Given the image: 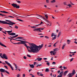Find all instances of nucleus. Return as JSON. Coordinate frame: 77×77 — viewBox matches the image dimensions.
<instances>
[{
	"mask_svg": "<svg viewBox=\"0 0 77 77\" xmlns=\"http://www.w3.org/2000/svg\"><path fill=\"white\" fill-rule=\"evenodd\" d=\"M0 72H6L8 74H9V72H8L7 71L5 70V69H0Z\"/></svg>",
	"mask_w": 77,
	"mask_h": 77,
	"instance_id": "20e7f679",
	"label": "nucleus"
},
{
	"mask_svg": "<svg viewBox=\"0 0 77 77\" xmlns=\"http://www.w3.org/2000/svg\"><path fill=\"white\" fill-rule=\"evenodd\" d=\"M52 65H56V63L54 62L52 63Z\"/></svg>",
	"mask_w": 77,
	"mask_h": 77,
	"instance_id": "a18cd8bd",
	"label": "nucleus"
},
{
	"mask_svg": "<svg viewBox=\"0 0 77 77\" xmlns=\"http://www.w3.org/2000/svg\"><path fill=\"white\" fill-rule=\"evenodd\" d=\"M67 44H69V42H71V41H70V40H69V39H68L67 40Z\"/></svg>",
	"mask_w": 77,
	"mask_h": 77,
	"instance_id": "393cba45",
	"label": "nucleus"
},
{
	"mask_svg": "<svg viewBox=\"0 0 77 77\" xmlns=\"http://www.w3.org/2000/svg\"><path fill=\"white\" fill-rule=\"evenodd\" d=\"M2 53H0V56H1V58H2V59H4V58H3V56H2Z\"/></svg>",
	"mask_w": 77,
	"mask_h": 77,
	"instance_id": "c756f323",
	"label": "nucleus"
},
{
	"mask_svg": "<svg viewBox=\"0 0 77 77\" xmlns=\"http://www.w3.org/2000/svg\"><path fill=\"white\" fill-rule=\"evenodd\" d=\"M68 75H69L68 76V77H72V76H73V75H72V73H70V74L69 73Z\"/></svg>",
	"mask_w": 77,
	"mask_h": 77,
	"instance_id": "ddd939ff",
	"label": "nucleus"
},
{
	"mask_svg": "<svg viewBox=\"0 0 77 77\" xmlns=\"http://www.w3.org/2000/svg\"><path fill=\"white\" fill-rule=\"evenodd\" d=\"M53 53V51H51L50 52V53H51V54H52Z\"/></svg>",
	"mask_w": 77,
	"mask_h": 77,
	"instance_id": "bf43d9fd",
	"label": "nucleus"
},
{
	"mask_svg": "<svg viewBox=\"0 0 77 77\" xmlns=\"http://www.w3.org/2000/svg\"><path fill=\"white\" fill-rule=\"evenodd\" d=\"M11 5L12 6H13L14 8H16V6H17V4L14 3L12 4Z\"/></svg>",
	"mask_w": 77,
	"mask_h": 77,
	"instance_id": "9d476101",
	"label": "nucleus"
},
{
	"mask_svg": "<svg viewBox=\"0 0 77 77\" xmlns=\"http://www.w3.org/2000/svg\"><path fill=\"white\" fill-rule=\"evenodd\" d=\"M38 17H41L42 18H43V19H44V20H45V21H47L49 23H50V22H49V21L48 20H47L46 19L44 18L43 17H42V16H40V15H38Z\"/></svg>",
	"mask_w": 77,
	"mask_h": 77,
	"instance_id": "6e6552de",
	"label": "nucleus"
},
{
	"mask_svg": "<svg viewBox=\"0 0 77 77\" xmlns=\"http://www.w3.org/2000/svg\"><path fill=\"white\" fill-rule=\"evenodd\" d=\"M1 75L2 77H3V73H1Z\"/></svg>",
	"mask_w": 77,
	"mask_h": 77,
	"instance_id": "13d9d810",
	"label": "nucleus"
},
{
	"mask_svg": "<svg viewBox=\"0 0 77 77\" xmlns=\"http://www.w3.org/2000/svg\"><path fill=\"white\" fill-rule=\"evenodd\" d=\"M16 8H20V6L17 5L16 7Z\"/></svg>",
	"mask_w": 77,
	"mask_h": 77,
	"instance_id": "7c9ffc66",
	"label": "nucleus"
},
{
	"mask_svg": "<svg viewBox=\"0 0 77 77\" xmlns=\"http://www.w3.org/2000/svg\"><path fill=\"white\" fill-rule=\"evenodd\" d=\"M53 52L55 54V53H56V51H53Z\"/></svg>",
	"mask_w": 77,
	"mask_h": 77,
	"instance_id": "338daca9",
	"label": "nucleus"
},
{
	"mask_svg": "<svg viewBox=\"0 0 77 77\" xmlns=\"http://www.w3.org/2000/svg\"><path fill=\"white\" fill-rule=\"evenodd\" d=\"M30 27H31V28H32V29H35L36 27H36L35 26H31Z\"/></svg>",
	"mask_w": 77,
	"mask_h": 77,
	"instance_id": "412c9836",
	"label": "nucleus"
},
{
	"mask_svg": "<svg viewBox=\"0 0 77 77\" xmlns=\"http://www.w3.org/2000/svg\"><path fill=\"white\" fill-rule=\"evenodd\" d=\"M16 2H17L18 3H21V1H20L16 0Z\"/></svg>",
	"mask_w": 77,
	"mask_h": 77,
	"instance_id": "f704fd0d",
	"label": "nucleus"
},
{
	"mask_svg": "<svg viewBox=\"0 0 77 77\" xmlns=\"http://www.w3.org/2000/svg\"><path fill=\"white\" fill-rule=\"evenodd\" d=\"M14 28H15V29H18V27L17 26H15L14 27Z\"/></svg>",
	"mask_w": 77,
	"mask_h": 77,
	"instance_id": "e433bc0d",
	"label": "nucleus"
},
{
	"mask_svg": "<svg viewBox=\"0 0 77 77\" xmlns=\"http://www.w3.org/2000/svg\"><path fill=\"white\" fill-rule=\"evenodd\" d=\"M10 25H11V26H13L14 24H15V23L13 22H10Z\"/></svg>",
	"mask_w": 77,
	"mask_h": 77,
	"instance_id": "2eb2a0df",
	"label": "nucleus"
},
{
	"mask_svg": "<svg viewBox=\"0 0 77 77\" xmlns=\"http://www.w3.org/2000/svg\"><path fill=\"white\" fill-rule=\"evenodd\" d=\"M59 49H58V48H56L55 49H54L53 50L54 51H57Z\"/></svg>",
	"mask_w": 77,
	"mask_h": 77,
	"instance_id": "c85d7f7f",
	"label": "nucleus"
},
{
	"mask_svg": "<svg viewBox=\"0 0 77 77\" xmlns=\"http://www.w3.org/2000/svg\"><path fill=\"white\" fill-rule=\"evenodd\" d=\"M60 34H60V32H59L58 33V35L57 36V38H59V36H60Z\"/></svg>",
	"mask_w": 77,
	"mask_h": 77,
	"instance_id": "c9c22d12",
	"label": "nucleus"
},
{
	"mask_svg": "<svg viewBox=\"0 0 77 77\" xmlns=\"http://www.w3.org/2000/svg\"><path fill=\"white\" fill-rule=\"evenodd\" d=\"M43 23L41 21V23L40 24H38V25H35V26H39V25H41V24H43Z\"/></svg>",
	"mask_w": 77,
	"mask_h": 77,
	"instance_id": "b1692460",
	"label": "nucleus"
},
{
	"mask_svg": "<svg viewBox=\"0 0 77 77\" xmlns=\"http://www.w3.org/2000/svg\"><path fill=\"white\" fill-rule=\"evenodd\" d=\"M20 74H18L17 75V77H20Z\"/></svg>",
	"mask_w": 77,
	"mask_h": 77,
	"instance_id": "09e8293b",
	"label": "nucleus"
},
{
	"mask_svg": "<svg viewBox=\"0 0 77 77\" xmlns=\"http://www.w3.org/2000/svg\"><path fill=\"white\" fill-rule=\"evenodd\" d=\"M66 45V44H65L63 45L62 47V50H63L64 49V47H65V46Z\"/></svg>",
	"mask_w": 77,
	"mask_h": 77,
	"instance_id": "a211bd4d",
	"label": "nucleus"
},
{
	"mask_svg": "<svg viewBox=\"0 0 77 77\" xmlns=\"http://www.w3.org/2000/svg\"><path fill=\"white\" fill-rule=\"evenodd\" d=\"M72 74V75H74L75 74V70H73L72 71V72L71 73Z\"/></svg>",
	"mask_w": 77,
	"mask_h": 77,
	"instance_id": "4468645a",
	"label": "nucleus"
},
{
	"mask_svg": "<svg viewBox=\"0 0 77 77\" xmlns=\"http://www.w3.org/2000/svg\"><path fill=\"white\" fill-rule=\"evenodd\" d=\"M51 3H55L56 2V0H53V1H51Z\"/></svg>",
	"mask_w": 77,
	"mask_h": 77,
	"instance_id": "aec40b11",
	"label": "nucleus"
},
{
	"mask_svg": "<svg viewBox=\"0 0 77 77\" xmlns=\"http://www.w3.org/2000/svg\"><path fill=\"white\" fill-rule=\"evenodd\" d=\"M10 38H15V36H13V37H12L11 36H10Z\"/></svg>",
	"mask_w": 77,
	"mask_h": 77,
	"instance_id": "37998d69",
	"label": "nucleus"
},
{
	"mask_svg": "<svg viewBox=\"0 0 77 77\" xmlns=\"http://www.w3.org/2000/svg\"><path fill=\"white\" fill-rule=\"evenodd\" d=\"M16 41H20V42L19 43H17V45L18 44H24V41H23L22 40H16Z\"/></svg>",
	"mask_w": 77,
	"mask_h": 77,
	"instance_id": "423d86ee",
	"label": "nucleus"
},
{
	"mask_svg": "<svg viewBox=\"0 0 77 77\" xmlns=\"http://www.w3.org/2000/svg\"><path fill=\"white\" fill-rule=\"evenodd\" d=\"M45 17H46V19H48V16H47V15L45 14Z\"/></svg>",
	"mask_w": 77,
	"mask_h": 77,
	"instance_id": "58836bf2",
	"label": "nucleus"
},
{
	"mask_svg": "<svg viewBox=\"0 0 77 77\" xmlns=\"http://www.w3.org/2000/svg\"><path fill=\"white\" fill-rule=\"evenodd\" d=\"M5 62L7 64V65H8L9 66H10V67L11 68L13 71H14V69H13V67H12V66L11 64H10L9 63H8V61H5Z\"/></svg>",
	"mask_w": 77,
	"mask_h": 77,
	"instance_id": "39448f33",
	"label": "nucleus"
},
{
	"mask_svg": "<svg viewBox=\"0 0 77 77\" xmlns=\"http://www.w3.org/2000/svg\"><path fill=\"white\" fill-rule=\"evenodd\" d=\"M24 46H25L27 48L29 52H30V53H31L32 52V48H31L32 45V44H34V43H29L27 42L24 41Z\"/></svg>",
	"mask_w": 77,
	"mask_h": 77,
	"instance_id": "f03ea898",
	"label": "nucleus"
},
{
	"mask_svg": "<svg viewBox=\"0 0 77 77\" xmlns=\"http://www.w3.org/2000/svg\"><path fill=\"white\" fill-rule=\"evenodd\" d=\"M52 41H53V40H54L55 39H56V37H52Z\"/></svg>",
	"mask_w": 77,
	"mask_h": 77,
	"instance_id": "cd10ccee",
	"label": "nucleus"
},
{
	"mask_svg": "<svg viewBox=\"0 0 77 77\" xmlns=\"http://www.w3.org/2000/svg\"><path fill=\"white\" fill-rule=\"evenodd\" d=\"M5 14H9V13L7 12H6L5 11H4V13Z\"/></svg>",
	"mask_w": 77,
	"mask_h": 77,
	"instance_id": "de8ad7c7",
	"label": "nucleus"
},
{
	"mask_svg": "<svg viewBox=\"0 0 77 77\" xmlns=\"http://www.w3.org/2000/svg\"><path fill=\"white\" fill-rule=\"evenodd\" d=\"M46 3H49V0H46Z\"/></svg>",
	"mask_w": 77,
	"mask_h": 77,
	"instance_id": "864d4df0",
	"label": "nucleus"
},
{
	"mask_svg": "<svg viewBox=\"0 0 77 77\" xmlns=\"http://www.w3.org/2000/svg\"><path fill=\"white\" fill-rule=\"evenodd\" d=\"M43 44H42L41 45H39V46L36 45L35 44H32L31 45V52L33 53H38L40 49H41L43 47Z\"/></svg>",
	"mask_w": 77,
	"mask_h": 77,
	"instance_id": "f257e3e1",
	"label": "nucleus"
},
{
	"mask_svg": "<svg viewBox=\"0 0 77 77\" xmlns=\"http://www.w3.org/2000/svg\"><path fill=\"white\" fill-rule=\"evenodd\" d=\"M67 72H68V71H65L63 73V75L65 76L66 74H67Z\"/></svg>",
	"mask_w": 77,
	"mask_h": 77,
	"instance_id": "dca6fc26",
	"label": "nucleus"
},
{
	"mask_svg": "<svg viewBox=\"0 0 77 77\" xmlns=\"http://www.w3.org/2000/svg\"><path fill=\"white\" fill-rule=\"evenodd\" d=\"M36 63H37L36 62H34V65H35Z\"/></svg>",
	"mask_w": 77,
	"mask_h": 77,
	"instance_id": "052dcab7",
	"label": "nucleus"
},
{
	"mask_svg": "<svg viewBox=\"0 0 77 77\" xmlns=\"http://www.w3.org/2000/svg\"><path fill=\"white\" fill-rule=\"evenodd\" d=\"M47 65H48V66H50V63H46Z\"/></svg>",
	"mask_w": 77,
	"mask_h": 77,
	"instance_id": "c03bdc74",
	"label": "nucleus"
},
{
	"mask_svg": "<svg viewBox=\"0 0 77 77\" xmlns=\"http://www.w3.org/2000/svg\"><path fill=\"white\" fill-rule=\"evenodd\" d=\"M50 71V70H49V69L48 68H46V70H45V72H48Z\"/></svg>",
	"mask_w": 77,
	"mask_h": 77,
	"instance_id": "6ab92c4d",
	"label": "nucleus"
},
{
	"mask_svg": "<svg viewBox=\"0 0 77 77\" xmlns=\"http://www.w3.org/2000/svg\"><path fill=\"white\" fill-rule=\"evenodd\" d=\"M0 15H1V16H2V17H4V16H5V17H7V15L3 14H0Z\"/></svg>",
	"mask_w": 77,
	"mask_h": 77,
	"instance_id": "bb28decb",
	"label": "nucleus"
},
{
	"mask_svg": "<svg viewBox=\"0 0 77 77\" xmlns=\"http://www.w3.org/2000/svg\"><path fill=\"white\" fill-rule=\"evenodd\" d=\"M17 38H18V39H22V38H23V37H17Z\"/></svg>",
	"mask_w": 77,
	"mask_h": 77,
	"instance_id": "49530a36",
	"label": "nucleus"
},
{
	"mask_svg": "<svg viewBox=\"0 0 77 77\" xmlns=\"http://www.w3.org/2000/svg\"><path fill=\"white\" fill-rule=\"evenodd\" d=\"M45 38H47V39H48V38H48V36H45Z\"/></svg>",
	"mask_w": 77,
	"mask_h": 77,
	"instance_id": "5fc2aeb1",
	"label": "nucleus"
},
{
	"mask_svg": "<svg viewBox=\"0 0 77 77\" xmlns=\"http://www.w3.org/2000/svg\"><path fill=\"white\" fill-rule=\"evenodd\" d=\"M18 36V35H15V36H14L15 37V38H16L17 37V36Z\"/></svg>",
	"mask_w": 77,
	"mask_h": 77,
	"instance_id": "680f3d73",
	"label": "nucleus"
},
{
	"mask_svg": "<svg viewBox=\"0 0 77 77\" xmlns=\"http://www.w3.org/2000/svg\"><path fill=\"white\" fill-rule=\"evenodd\" d=\"M16 20H18V21H21L22 22H23V20L21 19H16Z\"/></svg>",
	"mask_w": 77,
	"mask_h": 77,
	"instance_id": "a878e982",
	"label": "nucleus"
},
{
	"mask_svg": "<svg viewBox=\"0 0 77 77\" xmlns=\"http://www.w3.org/2000/svg\"><path fill=\"white\" fill-rule=\"evenodd\" d=\"M37 59L38 60V61H41L42 60V58H37Z\"/></svg>",
	"mask_w": 77,
	"mask_h": 77,
	"instance_id": "f3484780",
	"label": "nucleus"
},
{
	"mask_svg": "<svg viewBox=\"0 0 77 77\" xmlns=\"http://www.w3.org/2000/svg\"><path fill=\"white\" fill-rule=\"evenodd\" d=\"M0 23L2 24H8V25H11V23L10 22L8 23L6 21L0 20Z\"/></svg>",
	"mask_w": 77,
	"mask_h": 77,
	"instance_id": "7ed1b4c3",
	"label": "nucleus"
},
{
	"mask_svg": "<svg viewBox=\"0 0 77 77\" xmlns=\"http://www.w3.org/2000/svg\"><path fill=\"white\" fill-rule=\"evenodd\" d=\"M2 64L3 65H6L5 63H2Z\"/></svg>",
	"mask_w": 77,
	"mask_h": 77,
	"instance_id": "69168bd1",
	"label": "nucleus"
},
{
	"mask_svg": "<svg viewBox=\"0 0 77 77\" xmlns=\"http://www.w3.org/2000/svg\"><path fill=\"white\" fill-rule=\"evenodd\" d=\"M2 32H3V33H5V34H6V32H4V31H2Z\"/></svg>",
	"mask_w": 77,
	"mask_h": 77,
	"instance_id": "e2e57ef3",
	"label": "nucleus"
},
{
	"mask_svg": "<svg viewBox=\"0 0 77 77\" xmlns=\"http://www.w3.org/2000/svg\"><path fill=\"white\" fill-rule=\"evenodd\" d=\"M73 59H74L73 58H72L70 60V62H72V60H73Z\"/></svg>",
	"mask_w": 77,
	"mask_h": 77,
	"instance_id": "8fccbe9b",
	"label": "nucleus"
},
{
	"mask_svg": "<svg viewBox=\"0 0 77 77\" xmlns=\"http://www.w3.org/2000/svg\"><path fill=\"white\" fill-rule=\"evenodd\" d=\"M54 35V33H53L51 34V37H53V36Z\"/></svg>",
	"mask_w": 77,
	"mask_h": 77,
	"instance_id": "ea45409f",
	"label": "nucleus"
},
{
	"mask_svg": "<svg viewBox=\"0 0 77 77\" xmlns=\"http://www.w3.org/2000/svg\"><path fill=\"white\" fill-rule=\"evenodd\" d=\"M62 68H63V69H67V67H65V66H64Z\"/></svg>",
	"mask_w": 77,
	"mask_h": 77,
	"instance_id": "2f4dec72",
	"label": "nucleus"
},
{
	"mask_svg": "<svg viewBox=\"0 0 77 77\" xmlns=\"http://www.w3.org/2000/svg\"><path fill=\"white\" fill-rule=\"evenodd\" d=\"M72 55H71V54H69V56H70V57H72Z\"/></svg>",
	"mask_w": 77,
	"mask_h": 77,
	"instance_id": "0e129e2a",
	"label": "nucleus"
},
{
	"mask_svg": "<svg viewBox=\"0 0 77 77\" xmlns=\"http://www.w3.org/2000/svg\"><path fill=\"white\" fill-rule=\"evenodd\" d=\"M29 66L31 67V68H34V65H33V64H29Z\"/></svg>",
	"mask_w": 77,
	"mask_h": 77,
	"instance_id": "9b49d317",
	"label": "nucleus"
},
{
	"mask_svg": "<svg viewBox=\"0 0 77 77\" xmlns=\"http://www.w3.org/2000/svg\"><path fill=\"white\" fill-rule=\"evenodd\" d=\"M0 45H1V46H2V47H7L6 45H3V44L2 43L0 42Z\"/></svg>",
	"mask_w": 77,
	"mask_h": 77,
	"instance_id": "f8f14e48",
	"label": "nucleus"
},
{
	"mask_svg": "<svg viewBox=\"0 0 77 77\" xmlns=\"http://www.w3.org/2000/svg\"><path fill=\"white\" fill-rule=\"evenodd\" d=\"M5 21H7V22H11V20H5Z\"/></svg>",
	"mask_w": 77,
	"mask_h": 77,
	"instance_id": "79ce46f5",
	"label": "nucleus"
},
{
	"mask_svg": "<svg viewBox=\"0 0 77 77\" xmlns=\"http://www.w3.org/2000/svg\"><path fill=\"white\" fill-rule=\"evenodd\" d=\"M3 58H4V59H8V57H7V56H6V55L5 54H4L3 55Z\"/></svg>",
	"mask_w": 77,
	"mask_h": 77,
	"instance_id": "1a4fd4ad",
	"label": "nucleus"
},
{
	"mask_svg": "<svg viewBox=\"0 0 77 77\" xmlns=\"http://www.w3.org/2000/svg\"><path fill=\"white\" fill-rule=\"evenodd\" d=\"M37 73L38 75H41V73L39 72H37Z\"/></svg>",
	"mask_w": 77,
	"mask_h": 77,
	"instance_id": "4c0bfd02",
	"label": "nucleus"
},
{
	"mask_svg": "<svg viewBox=\"0 0 77 77\" xmlns=\"http://www.w3.org/2000/svg\"><path fill=\"white\" fill-rule=\"evenodd\" d=\"M7 33H12V30L11 31H7Z\"/></svg>",
	"mask_w": 77,
	"mask_h": 77,
	"instance_id": "5701e85b",
	"label": "nucleus"
},
{
	"mask_svg": "<svg viewBox=\"0 0 77 77\" xmlns=\"http://www.w3.org/2000/svg\"><path fill=\"white\" fill-rule=\"evenodd\" d=\"M27 56L29 57H31V56L30 55L27 54Z\"/></svg>",
	"mask_w": 77,
	"mask_h": 77,
	"instance_id": "a19ab883",
	"label": "nucleus"
},
{
	"mask_svg": "<svg viewBox=\"0 0 77 77\" xmlns=\"http://www.w3.org/2000/svg\"><path fill=\"white\" fill-rule=\"evenodd\" d=\"M68 6H69V7H71V5H70V4H69L68 5Z\"/></svg>",
	"mask_w": 77,
	"mask_h": 77,
	"instance_id": "603ef678",
	"label": "nucleus"
},
{
	"mask_svg": "<svg viewBox=\"0 0 77 77\" xmlns=\"http://www.w3.org/2000/svg\"><path fill=\"white\" fill-rule=\"evenodd\" d=\"M8 18H14V17H13L12 16H8Z\"/></svg>",
	"mask_w": 77,
	"mask_h": 77,
	"instance_id": "473e14b6",
	"label": "nucleus"
},
{
	"mask_svg": "<svg viewBox=\"0 0 77 77\" xmlns=\"http://www.w3.org/2000/svg\"><path fill=\"white\" fill-rule=\"evenodd\" d=\"M57 43V42H56V43H55V44H54L53 45V47H56V45Z\"/></svg>",
	"mask_w": 77,
	"mask_h": 77,
	"instance_id": "72a5a7b5",
	"label": "nucleus"
},
{
	"mask_svg": "<svg viewBox=\"0 0 77 77\" xmlns=\"http://www.w3.org/2000/svg\"><path fill=\"white\" fill-rule=\"evenodd\" d=\"M25 74H23V77H25Z\"/></svg>",
	"mask_w": 77,
	"mask_h": 77,
	"instance_id": "774afa93",
	"label": "nucleus"
},
{
	"mask_svg": "<svg viewBox=\"0 0 77 77\" xmlns=\"http://www.w3.org/2000/svg\"><path fill=\"white\" fill-rule=\"evenodd\" d=\"M23 58L24 59H27V57L25 56L23 57Z\"/></svg>",
	"mask_w": 77,
	"mask_h": 77,
	"instance_id": "4d7b16f0",
	"label": "nucleus"
},
{
	"mask_svg": "<svg viewBox=\"0 0 77 77\" xmlns=\"http://www.w3.org/2000/svg\"><path fill=\"white\" fill-rule=\"evenodd\" d=\"M2 29H3V28L0 27V31H2L3 30H2Z\"/></svg>",
	"mask_w": 77,
	"mask_h": 77,
	"instance_id": "6e6d98bb",
	"label": "nucleus"
},
{
	"mask_svg": "<svg viewBox=\"0 0 77 77\" xmlns=\"http://www.w3.org/2000/svg\"><path fill=\"white\" fill-rule=\"evenodd\" d=\"M41 28H36L35 29H33V31H34V32H36V31H39V32H42V31L41 30Z\"/></svg>",
	"mask_w": 77,
	"mask_h": 77,
	"instance_id": "0eeeda50",
	"label": "nucleus"
},
{
	"mask_svg": "<svg viewBox=\"0 0 77 77\" xmlns=\"http://www.w3.org/2000/svg\"><path fill=\"white\" fill-rule=\"evenodd\" d=\"M16 35V34L15 33H14V32H12L11 33V35L12 36H14Z\"/></svg>",
	"mask_w": 77,
	"mask_h": 77,
	"instance_id": "4be33fe9",
	"label": "nucleus"
},
{
	"mask_svg": "<svg viewBox=\"0 0 77 77\" xmlns=\"http://www.w3.org/2000/svg\"><path fill=\"white\" fill-rule=\"evenodd\" d=\"M4 67L5 68H6V69H8V67H7V66H4Z\"/></svg>",
	"mask_w": 77,
	"mask_h": 77,
	"instance_id": "3c124183",
	"label": "nucleus"
}]
</instances>
